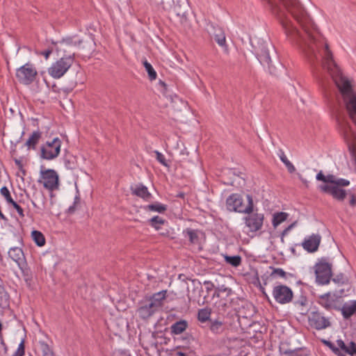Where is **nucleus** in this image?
Returning a JSON list of instances; mask_svg holds the SVG:
<instances>
[{
  "mask_svg": "<svg viewBox=\"0 0 356 356\" xmlns=\"http://www.w3.org/2000/svg\"><path fill=\"white\" fill-rule=\"evenodd\" d=\"M282 24L288 39L296 43L310 62L317 59L322 48L323 67L331 76L339 94L337 97H356L351 81L345 76L332 58L328 44L318 33L307 10L298 0H266Z\"/></svg>",
  "mask_w": 356,
  "mask_h": 356,
  "instance_id": "nucleus-1",
  "label": "nucleus"
},
{
  "mask_svg": "<svg viewBox=\"0 0 356 356\" xmlns=\"http://www.w3.org/2000/svg\"><path fill=\"white\" fill-rule=\"evenodd\" d=\"M282 24L288 39L296 43L310 62L317 59L322 48L323 67L331 76L337 97H356L351 81L345 76L332 58L328 44L318 33L307 10L298 0H266Z\"/></svg>",
  "mask_w": 356,
  "mask_h": 356,
  "instance_id": "nucleus-2",
  "label": "nucleus"
},
{
  "mask_svg": "<svg viewBox=\"0 0 356 356\" xmlns=\"http://www.w3.org/2000/svg\"><path fill=\"white\" fill-rule=\"evenodd\" d=\"M248 204H244L243 199L238 194L229 195L226 200L227 209L230 211L250 213L254 211L253 200L251 195H247Z\"/></svg>",
  "mask_w": 356,
  "mask_h": 356,
  "instance_id": "nucleus-3",
  "label": "nucleus"
},
{
  "mask_svg": "<svg viewBox=\"0 0 356 356\" xmlns=\"http://www.w3.org/2000/svg\"><path fill=\"white\" fill-rule=\"evenodd\" d=\"M74 60V54L61 57L48 68L49 74L54 79L61 78L70 68Z\"/></svg>",
  "mask_w": 356,
  "mask_h": 356,
  "instance_id": "nucleus-4",
  "label": "nucleus"
},
{
  "mask_svg": "<svg viewBox=\"0 0 356 356\" xmlns=\"http://www.w3.org/2000/svg\"><path fill=\"white\" fill-rule=\"evenodd\" d=\"M38 182L42 184L46 189L53 191L58 188V175L54 170L44 169V168L42 166Z\"/></svg>",
  "mask_w": 356,
  "mask_h": 356,
  "instance_id": "nucleus-5",
  "label": "nucleus"
},
{
  "mask_svg": "<svg viewBox=\"0 0 356 356\" xmlns=\"http://www.w3.org/2000/svg\"><path fill=\"white\" fill-rule=\"evenodd\" d=\"M314 268L316 282L320 284H328L332 275V264L328 263L326 259L322 258L316 264Z\"/></svg>",
  "mask_w": 356,
  "mask_h": 356,
  "instance_id": "nucleus-6",
  "label": "nucleus"
},
{
  "mask_svg": "<svg viewBox=\"0 0 356 356\" xmlns=\"http://www.w3.org/2000/svg\"><path fill=\"white\" fill-rule=\"evenodd\" d=\"M62 142L58 138L47 141L40 148V157L45 160H53L58 157L60 152Z\"/></svg>",
  "mask_w": 356,
  "mask_h": 356,
  "instance_id": "nucleus-7",
  "label": "nucleus"
},
{
  "mask_svg": "<svg viewBox=\"0 0 356 356\" xmlns=\"http://www.w3.org/2000/svg\"><path fill=\"white\" fill-rule=\"evenodd\" d=\"M38 72L35 67L29 63L19 67L16 71V77L20 83L30 85L36 79Z\"/></svg>",
  "mask_w": 356,
  "mask_h": 356,
  "instance_id": "nucleus-8",
  "label": "nucleus"
},
{
  "mask_svg": "<svg viewBox=\"0 0 356 356\" xmlns=\"http://www.w3.org/2000/svg\"><path fill=\"white\" fill-rule=\"evenodd\" d=\"M273 296L277 302L284 305L291 302L293 293L287 286L279 284L273 287Z\"/></svg>",
  "mask_w": 356,
  "mask_h": 356,
  "instance_id": "nucleus-9",
  "label": "nucleus"
},
{
  "mask_svg": "<svg viewBox=\"0 0 356 356\" xmlns=\"http://www.w3.org/2000/svg\"><path fill=\"white\" fill-rule=\"evenodd\" d=\"M246 213L248 216L244 218V220L250 231L257 232L260 230L264 223V214L259 213L257 212H253V211Z\"/></svg>",
  "mask_w": 356,
  "mask_h": 356,
  "instance_id": "nucleus-10",
  "label": "nucleus"
},
{
  "mask_svg": "<svg viewBox=\"0 0 356 356\" xmlns=\"http://www.w3.org/2000/svg\"><path fill=\"white\" fill-rule=\"evenodd\" d=\"M275 54V47L270 43L262 44L259 47V51L257 52L258 59L263 65H266L270 70L272 60L270 54Z\"/></svg>",
  "mask_w": 356,
  "mask_h": 356,
  "instance_id": "nucleus-11",
  "label": "nucleus"
},
{
  "mask_svg": "<svg viewBox=\"0 0 356 356\" xmlns=\"http://www.w3.org/2000/svg\"><path fill=\"white\" fill-rule=\"evenodd\" d=\"M309 325L315 329L320 330L330 326V322L318 312H312L309 316Z\"/></svg>",
  "mask_w": 356,
  "mask_h": 356,
  "instance_id": "nucleus-12",
  "label": "nucleus"
},
{
  "mask_svg": "<svg viewBox=\"0 0 356 356\" xmlns=\"http://www.w3.org/2000/svg\"><path fill=\"white\" fill-rule=\"evenodd\" d=\"M336 120L343 134L344 138L347 141L354 142L356 140V134L350 124L338 113H336Z\"/></svg>",
  "mask_w": 356,
  "mask_h": 356,
  "instance_id": "nucleus-13",
  "label": "nucleus"
},
{
  "mask_svg": "<svg viewBox=\"0 0 356 356\" xmlns=\"http://www.w3.org/2000/svg\"><path fill=\"white\" fill-rule=\"evenodd\" d=\"M320 189L326 193H329L333 196L334 198L339 200H343L346 196V191L341 189L337 186H330L328 184L321 185Z\"/></svg>",
  "mask_w": 356,
  "mask_h": 356,
  "instance_id": "nucleus-14",
  "label": "nucleus"
},
{
  "mask_svg": "<svg viewBox=\"0 0 356 356\" xmlns=\"http://www.w3.org/2000/svg\"><path fill=\"white\" fill-rule=\"evenodd\" d=\"M9 257L14 261L20 269H23L26 262L22 250L19 248H11L8 251Z\"/></svg>",
  "mask_w": 356,
  "mask_h": 356,
  "instance_id": "nucleus-15",
  "label": "nucleus"
},
{
  "mask_svg": "<svg viewBox=\"0 0 356 356\" xmlns=\"http://www.w3.org/2000/svg\"><path fill=\"white\" fill-rule=\"evenodd\" d=\"M321 237L318 234H312L309 238H305L302 243V247L309 252H316L320 245Z\"/></svg>",
  "mask_w": 356,
  "mask_h": 356,
  "instance_id": "nucleus-16",
  "label": "nucleus"
},
{
  "mask_svg": "<svg viewBox=\"0 0 356 356\" xmlns=\"http://www.w3.org/2000/svg\"><path fill=\"white\" fill-rule=\"evenodd\" d=\"M158 309L149 300L141 303L137 312L139 316L143 319L148 318L151 316Z\"/></svg>",
  "mask_w": 356,
  "mask_h": 356,
  "instance_id": "nucleus-17",
  "label": "nucleus"
},
{
  "mask_svg": "<svg viewBox=\"0 0 356 356\" xmlns=\"http://www.w3.org/2000/svg\"><path fill=\"white\" fill-rule=\"evenodd\" d=\"M211 37L218 44L219 46L227 49L226 44V38L224 31L218 26H212V31H210Z\"/></svg>",
  "mask_w": 356,
  "mask_h": 356,
  "instance_id": "nucleus-18",
  "label": "nucleus"
},
{
  "mask_svg": "<svg viewBox=\"0 0 356 356\" xmlns=\"http://www.w3.org/2000/svg\"><path fill=\"white\" fill-rule=\"evenodd\" d=\"M131 191L132 194L145 200H149L152 197V195L148 191L147 188L143 184H138L135 187H131Z\"/></svg>",
  "mask_w": 356,
  "mask_h": 356,
  "instance_id": "nucleus-19",
  "label": "nucleus"
},
{
  "mask_svg": "<svg viewBox=\"0 0 356 356\" xmlns=\"http://www.w3.org/2000/svg\"><path fill=\"white\" fill-rule=\"evenodd\" d=\"M167 291L163 290L158 293H154L149 300L159 309L163 305L164 300L166 297Z\"/></svg>",
  "mask_w": 356,
  "mask_h": 356,
  "instance_id": "nucleus-20",
  "label": "nucleus"
},
{
  "mask_svg": "<svg viewBox=\"0 0 356 356\" xmlns=\"http://www.w3.org/2000/svg\"><path fill=\"white\" fill-rule=\"evenodd\" d=\"M209 330L214 334H221L225 330V325L219 320H210Z\"/></svg>",
  "mask_w": 356,
  "mask_h": 356,
  "instance_id": "nucleus-21",
  "label": "nucleus"
},
{
  "mask_svg": "<svg viewBox=\"0 0 356 356\" xmlns=\"http://www.w3.org/2000/svg\"><path fill=\"white\" fill-rule=\"evenodd\" d=\"M42 136V133L40 131H35L32 133L29 139L26 140L25 145L29 149H35L36 145L38 143L40 138Z\"/></svg>",
  "mask_w": 356,
  "mask_h": 356,
  "instance_id": "nucleus-22",
  "label": "nucleus"
},
{
  "mask_svg": "<svg viewBox=\"0 0 356 356\" xmlns=\"http://www.w3.org/2000/svg\"><path fill=\"white\" fill-rule=\"evenodd\" d=\"M187 326L188 323L186 321H177L171 325V332L174 334H180L186 330Z\"/></svg>",
  "mask_w": 356,
  "mask_h": 356,
  "instance_id": "nucleus-23",
  "label": "nucleus"
},
{
  "mask_svg": "<svg viewBox=\"0 0 356 356\" xmlns=\"http://www.w3.org/2000/svg\"><path fill=\"white\" fill-rule=\"evenodd\" d=\"M342 314L345 318H350L356 312V301L350 304H345L341 309Z\"/></svg>",
  "mask_w": 356,
  "mask_h": 356,
  "instance_id": "nucleus-24",
  "label": "nucleus"
},
{
  "mask_svg": "<svg viewBox=\"0 0 356 356\" xmlns=\"http://www.w3.org/2000/svg\"><path fill=\"white\" fill-rule=\"evenodd\" d=\"M319 304L327 309L332 307L333 302L330 299V293H327L320 296Z\"/></svg>",
  "mask_w": 356,
  "mask_h": 356,
  "instance_id": "nucleus-25",
  "label": "nucleus"
},
{
  "mask_svg": "<svg viewBox=\"0 0 356 356\" xmlns=\"http://www.w3.org/2000/svg\"><path fill=\"white\" fill-rule=\"evenodd\" d=\"M211 314V309L209 308H203L198 311L197 318L202 322L204 323L208 321H210V316Z\"/></svg>",
  "mask_w": 356,
  "mask_h": 356,
  "instance_id": "nucleus-26",
  "label": "nucleus"
},
{
  "mask_svg": "<svg viewBox=\"0 0 356 356\" xmlns=\"http://www.w3.org/2000/svg\"><path fill=\"white\" fill-rule=\"evenodd\" d=\"M288 213L284 212L275 213L273 215V225L274 227H277L280 223L285 221L288 217Z\"/></svg>",
  "mask_w": 356,
  "mask_h": 356,
  "instance_id": "nucleus-27",
  "label": "nucleus"
},
{
  "mask_svg": "<svg viewBox=\"0 0 356 356\" xmlns=\"http://www.w3.org/2000/svg\"><path fill=\"white\" fill-rule=\"evenodd\" d=\"M75 45V43L73 42L72 40L70 38L64 39L62 41L59 42L57 46L58 51H67V48L71 47Z\"/></svg>",
  "mask_w": 356,
  "mask_h": 356,
  "instance_id": "nucleus-28",
  "label": "nucleus"
},
{
  "mask_svg": "<svg viewBox=\"0 0 356 356\" xmlns=\"http://www.w3.org/2000/svg\"><path fill=\"white\" fill-rule=\"evenodd\" d=\"M9 305V295L3 286L0 285V307H6Z\"/></svg>",
  "mask_w": 356,
  "mask_h": 356,
  "instance_id": "nucleus-29",
  "label": "nucleus"
},
{
  "mask_svg": "<svg viewBox=\"0 0 356 356\" xmlns=\"http://www.w3.org/2000/svg\"><path fill=\"white\" fill-rule=\"evenodd\" d=\"M241 257L239 255H234V256H225V261L227 264L234 266V267H238L241 264Z\"/></svg>",
  "mask_w": 356,
  "mask_h": 356,
  "instance_id": "nucleus-30",
  "label": "nucleus"
},
{
  "mask_svg": "<svg viewBox=\"0 0 356 356\" xmlns=\"http://www.w3.org/2000/svg\"><path fill=\"white\" fill-rule=\"evenodd\" d=\"M31 235L33 241L38 246L42 247L45 244L44 236L40 232L34 230Z\"/></svg>",
  "mask_w": 356,
  "mask_h": 356,
  "instance_id": "nucleus-31",
  "label": "nucleus"
},
{
  "mask_svg": "<svg viewBox=\"0 0 356 356\" xmlns=\"http://www.w3.org/2000/svg\"><path fill=\"white\" fill-rule=\"evenodd\" d=\"M146 210L156 211L159 213H164L167 210L166 205L162 204L159 202H155L152 204H149L145 207Z\"/></svg>",
  "mask_w": 356,
  "mask_h": 356,
  "instance_id": "nucleus-32",
  "label": "nucleus"
},
{
  "mask_svg": "<svg viewBox=\"0 0 356 356\" xmlns=\"http://www.w3.org/2000/svg\"><path fill=\"white\" fill-rule=\"evenodd\" d=\"M143 65H144V67L148 74V76H149V79L151 80V81H153V80H155L156 79V71L154 70L153 67L152 66V65L148 63L147 60H145L143 62Z\"/></svg>",
  "mask_w": 356,
  "mask_h": 356,
  "instance_id": "nucleus-33",
  "label": "nucleus"
},
{
  "mask_svg": "<svg viewBox=\"0 0 356 356\" xmlns=\"http://www.w3.org/2000/svg\"><path fill=\"white\" fill-rule=\"evenodd\" d=\"M231 289L226 287L225 285H222L216 288L214 296L220 297L222 295L225 294V297H227L231 294Z\"/></svg>",
  "mask_w": 356,
  "mask_h": 356,
  "instance_id": "nucleus-34",
  "label": "nucleus"
},
{
  "mask_svg": "<svg viewBox=\"0 0 356 356\" xmlns=\"http://www.w3.org/2000/svg\"><path fill=\"white\" fill-rule=\"evenodd\" d=\"M189 241L191 243H198L199 242V238L197 235V232L196 230L191 229H187L186 232Z\"/></svg>",
  "mask_w": 356,
  "mask_h": 356,
  "instance_id": "nucleus-35",
  "label": "nucleus"
},
{
  "mask_svg": "<svg viewBox=\"0 0 356 356\" xmlns=\"http://www.w3.org/2000/svg\"><path fill=\"white\" fill-rule=\"evenodd\" d=\"M280 160L285 164L286 167L288 169V171L290 173H293L295 172L296 168L294 165L288 160L287 157L284 154V152H282L280 155Z\"/></svg>",
  "mask_w": 356,
  "mask_h": 356,
  "instance_id": "nucleus-36",
  "label": "nucleus"
},
{
  "mask_svg": "<svg viewBox=\"0 0 356 356\" xmlns=\"http://www.w3.org/2000/svg\"><path fill=\"white\" fill-rule=\"evenodd\" d=\"M164 222H165V220L162 218L157 216H154L149 220V223H150L151 226L154 227L156 229H159L160 228L159 225L164 224Z\"/></svg>",
  "mask_w": 356,
  "mask_h": 356,
  "instance_id": "nucleus-37",
  "label": "nucleus"
},
{
  "mask_svg": "<svg viewBox=\"0 0 356 356\" xmlns=\"http://www.w3.org/2000/svg\"><path fill=\"white\" fill-rule=\"evenodd\" d=\"M40 348L42 352L43 356H54L53 350L50 348L47 343L44 342L41 343Z\"/></svg>",
  "mask_w": 356,
  "mask_h": 356,
  "instance_id": "nucleus-38",
  "label": "nucleus"
},
{
  "mask_svg": "<svg viewBox=\"0 0 356 356\" xmlns=\"http://www.w3.org/2000/svg\"><path fill=\"white\" fill-rule=\"evenodd\" d=\"M1 194L5 197L7 202L11 204L14 200H13L10 191L6 186H3L0 190Z\"/></svg>",
  "mask_w": 356,
  "mask_h": 356,
  "instance_id": "nucleus-39",
  "label": "nucleus"
},
{
  "mask_svg": "<svg viewBox=\"0 0 356 356\" xmlns=\"http://www.w3.org/2000/svg\"><path fill=\"white\" fill-rule=\"evenodd\" d=\"M332 281L339 285H341L346 283L348 279L343 273H339L332 278Z\"/></svg>",
  "mask_w": 356,
  "mask_h": 356,
  "instance_id": "nucleus-40",
  "label": "nucleus"
},
{
  "mask_svg": "<svg viewBox=\"0 0 356 356\" xmlns=\"http://www.w3.org/2000/svg\"><path fill=\"white\" fill-rule=\"evenodd\" d=\"M273 268V271L272 273H270V276L271 277H283V278H285L286 277V273L282 268Z\"/></svg>",
  "mask_w": 356,
  "mask_h": 356,
  "instance_id": "nucleus-41",
  "label": "nucleus"
},
{
  "mask_svg": "<svg viewBox=\"0 0 356 356\" xmlns=\"http://www.w3.org/2000/svg\"><path fill=\"white\" fill-rule=\"evenodd\" d=\"M25 354L24 341L22 340L19 343L17 350L12 356H24Z\"/></svg>",
  "mask_w": 356,
  "mask_h": 356,
  "instance_id": "nucleus-42",
  "label": "nucleus"
},
{
  "mask_svg": "<svg viewBox=\"0 0 356 356\" xmlns=\"http://www.w3.org/2000/svg\"><path fill=\"white\" fill-rule=\"evenodd\" d=\"M346 353H348L350 355L356 354V343L354 341H350L347 346Z\"/></svg>",
  "mask_w": 356,
  "mask_h": 356,
  "instance_id": "nucleus-43",
  "label": "nucleus"
},
{
  "mask_svg": "<svg viewBox=\"0 0 356 356\" xmlns=\"http://www.w3.org/2000/svg\"><path fill=\"white\" fill-rule=\"evenodd\" d=\"M158 87L161 94L163 95H166L168 92L167 84L164 81L160 80L158 83Z\"/></svg>",
  "mask_w": 356,
  "mask_h": 356,
  "instance_id": "nucleus-44",
  "label": "nucleus"
},
{
  "mask_svg": "<svg viewBox=\"0 0 356 356\" xmlns=\"http://www.w3.org/2000/svg\"><path fill=\"white\" fill-rule=\"evenodd\" d=\"M154 153L156 154V160L162 165L168 166V163H166L164 155L159 152V151H155Z\"/></svg>",
  "mask_w": 356,
  "mask_h": 356,
  "instance_id": "nucleus-45",
  "label": "nucleus"
},
{
  "mask_svg": "<svg viewBox=\"0 0 356 356\" xmlns=\"http://www.w3.org/2000/svg\"><path fill=\"white\" fill-rule=\"evenodd\" d=\"M322 343L323 344H325V346H327L328 348H330L332 351L335 354L336 353L339 352V348L336 347L334 343H332L331 341H327V340H325V339H322L321 340Z\"/></svg>",
  "mask_w": 356,
  "mask_h": 356,
  "instance_id": "nucleus-46",
  "label": "nucleus"
},
{
  "mask_svg": "<svg viewBox=\"0 0 356 356\" xmlns=\"http://www.w3.org/2000/svg\"><path fill=\"white\" fill-rule=\"evenodd\" d=\"M296 306L305 307L307 305V298L305 296L300 297L295 302Z\"/></svg>",
  "mask_w": 356,
  "mask_h": 356,
  "instance_id": "nucleus-47",
  "label": "nucleus"
},
{
  "mask_svg": "<svg viewBox=\"0 0 356 356\" xmlns=\"http://www.w3.org/2000/svg\"><path fill=\"white\" fill-rule=\"evenodd\" d=\"M337 177L333 175L326 176L325 183L331 184V186H335Z\"/></svg>",
  "mask_w": 356,
  "mask_h": 356,
  "instance_id": "nucleus-48",
  "label": "nucleus"
},
{
  "mask_svg": "<svg viewBox=\"0 0 356 356\" xmlns=\"http://www.w3.org/2000/svg\"><path fill=\"white\" fill-rule=\"evenodd\" d=\"M350 184L349 181L344 179H337L336 180L335 186H346Z\"/></svg>",
  "mask_w": 356,
  "mask_h": 356,
  "instance_id": "nucleus-49",
  "label": "nucleus"
},
{
  "mask_svg": "<svg viewBox=\"0 0 356 356\" xmlns=\"http://www.w3.org/2000/svg\"><path fill=\"white\" fill-rule=\"evenodd\" d=\"M11 204L17 210L18 214L21 217H24V211H23L22 208L16 202L14 201Z\"/></svg>",
  "mask_w": 356,
  "mask_h": 356,
  "instance_id": "nucleus-50",
  "label": "nucleus"
},
{
  "mask_svg": "<svg viewBox=\"0 0 356 356\" xmlns=\"http://www.w3.org/2000/svg\"><path fill=\"white\" fill-rule=\"evenodd\" d=\"M51 53H52V49H48L43 51H40V52L37 51L36 52L37 54L44 56L46 60H47L49 58V57Z\"/></svg>",
  "mask_w": 356,
  "mask_h": 356,
  "instance_id": "nucleus-51",
  "label": "nucleus"
},
{
  "mask_svg": "<svg viewBox=\"0 0 356 356\" xmlns=\"http://www.w3.org/2000/svg\"><path fill=\"white\" fill-rule=\"evenodd\" d=\"M284 354L287 355L288 356H302L300 355L298 350H285Z\"/></svg>",
  "mask_w": 356,
  "mask_h": 356,
  "instance_id": "nucleus-52",
  "label": "nucleus"
},
{
  "mask_svg": "<svg viewBox=\"0 0 356 356\" xmlns=\"http://www.w3.org/2000/svg\"><path fill=\"white\" fill-rule=\"evenodd\" d=\"M204 285L206 286V289L208 292L212 291L215 288L214 284L211 281H204Z\"/></svg>",
  "mask_w": 356,
  "mask_h": 356,
  "instance_id": "nucleus-53",
  "label": "nucleus"
},
{
  "mask_svg": "<svg viewBox=\"0 0 356 356\" xmlns=\"http://www.w3.org/2000/svg\"><path fill=\"white\" fill-rule=\"evenodd\" d=\"M337 346L346 353V350L347 349V346L342 339H338L337 341Z\"/></svg>",
  "mask_w": 356,
  "mask_h": 356,
  "instance_id": "nucleus-54",
  "label": "nucleus"
},
{
  "mask_svg": "<svg viewBox=\"0 0 356 356\" xmlns=\"http://www.w3.org/2000/svg\"><path fill=\"white\" fill-rule=\"evenodd\" d=\"M325 178H326V176H325L321 171L320 172H318L316 175V179L318 181H322L325 182Z\"/></svg>",
  "mask_w": 356,
  "mask_h": 356,
  "instance_id": "nucleus-55",
  "label": "nucleus"
},
{
  "mask_svg": "<svg viewBox=\"0 0 356 356\" xmlns=\"http://www.w3.org/2000/svg\"><path fill=\"white\" fill-rule=\"evenodd\" d=\"M1 346L3 349V354L6 355L8 353V347L3 340L1 341Z\"/></svg>",
  "mask_w": 356,
  "mask_h": 356,
  "instance_id": "nucleus-56",
  "label": "nucleus"
},
{
  "mask_svg": "<svg viewBox=\"0 0 356 356\" xmlns=\"http://www.w3.org/2000/svg\"><path fill=\"white\" fill-rule=\"evenodd\" d=\"M289 229H287V228H285V229L283 230V232H282V237H281V240H282V241H284V236L285 235H286V234L289 233Z\"/></svg>",
  "mask_w": 356,
  "mask_h": 356,
  "instance_id": "nucleus-57",
  "label": "nucleus"
},
{
  "mask_svg": "<svg viewBox=\"0 0 356 356\" xmlns=\"http://www.w3.org/2000/svg\"><path fill=\"white\" fill-rule=\"evenodd\" d=\"M15 162L19 169H22L23 165L21 161H19L18 159H15Z\"/></svg>",
  "mask_w": 356,
  "mask_h": 356,
  "instance_id": "nucleus-58",
  "label": "nucleus"
},
{
  "mask_svg": "<svg viewBox=\"0 0 356 356\" xmlns=\"http://www.w3.org/2000/svg\"><path fill=\"white\" fill-rule=\"evenodd\" d=\"M76 203V201L75 200L74 205L69 207V209H68L69 213H73L75 211Z\"/></svg>",
  "mask_w": 356,
  "mask_h": 356,
  "instance_id": "nucleus-59",
  "label": "nucleus"
},
{
  "mask_svg": "<svg viewBox=\"0 0 356 356\" xmlns=\"http://www.w3.org/2000/svg\"><path fill=\"white\" fill-rule=\"evenodd\" d=\"M350 204L352 206L356 204V200L354 195H352V197L350 200Z\"/></svg>",
  "mask_w": 356,
  "mask_h": 356,
  "instance_id": "nucleus-60",
  "label": "nucleus"
},
{
  "mask_svg": "<svg viewBox=\"0 0 356 356\" xmlns=\"http://www.w3.org/2000/svg\"><path fill=\"white\" fill-rule=\"evenodd\" d=\"M177 356H188V355L183 352H177Z\"/></svg>",
  "mask_w": 356,
  "mask_h": 356,
  "instance_id": "nucleus-61",
  "label": "nucleus"
},
{
  "mask_svg": "<svg viewBox=\"0 0 356 356\" xmlns=\"http://www.w3.org/2000/svg\"><path fill=\"white\" fill-rule=\"evenodd\" d=\"M296 222H294L293 223L291 224L289 226H288L286 228L289 229L290 231L296 225Z\"/></svg>",
  "mask_w": 356,
  "mask_h": 356,
  "instance_id": "nucleus-62",
  "label": "nucleus"
},
{
  "mask_svg": "<svg viewBox=\"0 0 356 356\" xmlns=\"http://www.w3.org/2000/svg\"><path fill=\"white\" fill-rule=\"evenodd\" d=\"M337 356H346L343 353L341 352V350L339 349V352L335 353Z\"/></svg>",
  "mask_w": 356,
  "mask_h": 356,
  "instance_id": "nucleus-63",
  "label": "nucleus"
},
{
  "mask_svg": "<svg viewBox=\"0 0 356 356\" xmlns=\"http://www.w3.org/2000/svg\"><path fill=\"white\" fill-rule=\"evenodd\" d=\"M66 166L67 168H72L73 167L70 165V162H67V163H66Z\"/></svg>",
  "mask_w": 356,
  "mask_h": 356,
  "instance_id": "nucleus-64",
  "label": "nucleus"
}]
</instances>
